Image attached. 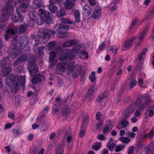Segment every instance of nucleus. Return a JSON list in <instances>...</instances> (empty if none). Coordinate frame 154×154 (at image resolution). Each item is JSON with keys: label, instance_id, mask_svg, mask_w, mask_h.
Listing matches in <instances>:
<instances>
[{"label": "nucleus", "instance_id": "f257e3e1", "mask_svg": "<svg viewBox=\"0 0 154 154\" xmlns=\"http://www.w3.org/2000/svg\"><path fill=\"white\" fill-rule=\"evenodd\" d=\"M25 76H14L11 75L8 76L5 80V83L10 86L12 87L15 91H17L20 85L23 86L25 82Z\"/></svg>", "mask_w": 154, "mask_h": 154}, {"label": "nucleus", "instance_id": "f03ea898", "mask_svg": "<svg viewBox=\"0 0 154 154\" xmlns=\"http://www.w3.org/2000/svg\"><path fill=\"white\" fill-rule=\"evenodd\" d=\"M151 101V98L150 96L144 95L138 98L136 101V105L139 106L134 113V116L139 117L141 115V112H142L149 105Z\"/></svg>", "mask_w": 154, "mask_h": 154}, {"label": "nucleus", "instance_id": "7ed1b4c3", "mask_svg": "<svg viewBox=\"0 0 154 154\" xmlns=\"http://www.w3.org/2000/svg\"><path fill=\"white\" fill-rule=\"evenodd\" d=\"M51 34L52 35H54L56 32L48 29H42L38 32L37 36L39 38L42 39L44 43H45L49 40Z\"/></svg>", "mask_w": 154, "mask_h": 154}, {"label": "nucleus", "instance_id": "20e7f679", "mask_svg": "<svg viewBox=\"0 0 154 154\" xmlns=\"http://www.w3.org/2000/svg\"><path fill=\"white\" fill-rule=\"evenodd\" d=\"M9 57H8L4 58L0 62V69H2V75L6 76L9 74L11 71V67L9 65Z\"/></svg>", "mask_w": 154, "mask_h": 154}, {"label": "nucleus", "instance_id": "39448f33", "mask_svg": "<svg viewBox=\"0 0 154 154\" xmlns=\"http://www.w3.org/2000/svg\"><path fill=\"white\" fill-rule=\"evenodd\" d=\"M13 7L12 5H7L3 9V13L0 18V20L2 22H5L9 18L11 14L13 12Z\"/></svg>", "mask_w": 154, "mask_h": 154}, {"label": "nucleus", "instance_id": "423d86ee", "mask_svg": "<svg viewBox=\"0 0 154 154\" xmlns=\"http://www.w3.org/2000/svg\"><path fill=\"white\" fill-rule=\"evenodd\" d=\"M21 53L20 46L16 44H13L11 46L10 56L14 58L17 57Z\"/></svg>", "mask_w": 154, "mask_h": 154}, {"label": "nucleus", "instance_id": "0eeeda50", "mask_svg": "<svg viewBox=\"0 0 154 154\" xmlns=\"http://www.w3.org/2000/svg\"><path fill=\"white\" fill-rule=\"evenodd\" d=\"M69 29V26L67 25H60L58 27L57 31V36L61 38L66 37L67 35L66 32Z\"/></svg>", "mask_w": 154, "mask_h": 154}, {"label": "nucleus", "instance_id": "6e6552de", "mask_svg": "<svg viewBox=\"0 0 154 154\" xmlns=\"http://www.w3.org/2000/svg\"><path fill=\"white\" fill-rule=\"evenodd\" d=\"M80 71L81 69V66L79 65L75 66V63L72 61L69 63L67 68V73L68 75H69L72 72H74L75 70Z\"/></svg>", "mask_w": 154, "mask_h": 154}, {"label": "nucleus", "instance_id": "1a4fd4ad", "mask_svg": "<svg viewBox=\"0 0 154 154\" xmlns=\"http://www.w3.org/2000/svg\"><path fill=\"white\" fill-rule=\"evenodd\" d=\"M136 36H135L129 39L125 42L124 44L122 46V49L124 51L129 49L133 45V42L136 38Z\"/></svg>", "mask_w": 154, "mask_h": 154}, {"label": "nucleus", "instance_id": "9d476101", "mask_svg": "<svg viewBox=\"0 0 154 154\" xmlns=\"http://www.w3.org/2000/svg\"><path fill=\"white\" fill-rule=\"evenodd\" d=\"M17 29V28L13 24L11 23L9 25L8 27V30L6 32L7 34L5 35V39L7 40L8 37H9V34H11V35L15 34Z\"/></svg>", "mask_w": 154, "mask_h": 154}, {"label": "nucleus", "instance_id": "9b49d317", "mask_svg": "<svg viewBox=\"0 0 154 154\" xmlns=\"http://www.w3.org/2000/svg\"><path fill=\"white\" fill-rule=\"evenodd\" d=\"M67 62H64L62 63H58L57 65V68L56 72L57 74H60L64 72L66 69V67L67 65Z\"/></svg>", "mask_w": 154, "mask_h": 154}, {"label": "nucleus", "instance_id": "f8f14e48", "mask_svg": "<svg viewBox=\"0 0 154 154\" xmlns=\"http://www.w3.org/2000/svg\"><path fill=\"white\" fill-rule=\"evenodd\" d=\"M65 55H62L59 57L60 60H65L69 59L72 60L74 58V55L72 53V51L69 50L68 52H65Z\"/></svg>", "mask_w": 154, "mask_h": 154}, {"label": "nucleus", "instance_id": "ddd939ff", "mask_svg": "<svg viewBox=\"0 0 154 154\" xmlns=\"http://www.w3.org/2000/svg\"><path fill=\"white\" fill-rule=\"evenodd\" d=\"M45 79V77L41 74H38L36 75L32 80V82L33 84H38L42 81Z\"/></svg>", "mask_w": 154, "mask_h": 154}, {"label": "nucleus", "instance_id": "4468645a", "mask_svg": "<svg viewBox=\"0 0 154 154\" xmlns=\"http://www.w3.org/2000/svg\"><path fill=\"white\" fill-rule=\"evenodd\" d=\"M28 69L31 74L33 73V75L36 74L38 72L37 67L35 62L30 63L28 66Z\"/></svg>", "mask_w": 154, "mask_h": 154}, {"label": "nucleus", "instance_id": "2eb2a0df", "mask_svg": "<svg viewBox=\"0 0 154 154\" xmlns=\"http://www.w3.org/2000/svg\"><path fill=\"white\" fill-rule=\"evenodd\" d=\"M17 12L18 14V16L17 17L16 15H13L12 17V21L15 23H16L17 21H23L24 17L20 14L19 11H17Z\"/></svg>", "mask_w": 154, "mask_h": 154}, {"label": "nucleus", "instance_id": "dca6fc26", "mask_svg": "<svg viewBox=\"0 0 154 154\" xmlns=\"http://www.w3.org/2000/svg\"><path fill=\"white\" fill-rule=\"evenodd\" d=\"M44 6L43 2L41 0H33V7L35 9L42 8Z\"/></svg>", "mask_w": 154, "mask_h": 154}, {"label": "nucleus", "instance_id": "f3484780", "mask_svg": "<svg viewBox=\"0 0 154 154\" xmlns=\"http://www.w3.org/2000/svg\"><path fill=\"white\" fill-rule=\"evenodd\" d=\"M75 0H66L64 2V6L66 9H71L74 5L75 1Z\"/></svg>", "mask_w": 154, "mask_h": 154}, {"label": "nucleus", "instance_id": "a211bd4d", "mask_svg": "<svg viewBox=\"0 0 154 154\" xmlns=\"http://www.w3.org/2000/svg\"><path fill=\"white\" fill-rule=\"evenodd\" d=\"M101 15V10L98 8L94 10L92 13V18L94 19H98Z\"/></svg>", "mask_w": 154, "mask_h": 154}, {"label": "nucleus", "instance_id": "6ab92c4d", "mask_svg": "<svg viewBox=\"0 0 154 154\" xmlns=\"http://www.w3.org/2000/svg\"><path fill=\"white\" fill-rule=\"evenodd\" d=\"M149 29L148 27L146 26L145 28L140 32V38L139 41V43H141L144 38V35L147 33Z\"/></svg>", "mask_w": 154, "mask_h": 154}, {"label": "nucleus", "instance_id": "aec40b11", "mask_svg": "<svg viewBox=\"0 0 154 154\" xmlns=\"http://www.w3.org/2000/svg\"><path fill=\"white\" fill-rule=\"evenodd\" d=\"M154 105L148 108L145 113L149 117H152L154 115Z\"/></svg>", "mask_w": 154, "mask_h": 154}, {"label": "nucleus", "instance_id": "412c9836", "mask_svg": "<svg viewBox=\"0 0 154 154\" xmlns=\"http://www.w3.org/2000/svg\"><path fill=\"white\" fill-rule=\"evenodd\" d=\"M77 41L75 40H71L65 42L63 44V46L65 47H67L75 44L77 43Z\"/></svg>", "mask_w": 154, "mask_h": 154}, {"label": "nucleus", "instance_id": "4be33fe9", "mask_svg": "<svg viewBox=\"0 0 154 154\" xmlns=\"http://www.w3.org/2000/svg\"><path fill=\"white\" fill-rule=\"evenodd\" d=\"M137 83L136 80L134 79H132L130 80L127 89L128 90H131L135 86Z\"/></svg>", "mask_w": 154, "mask_h": 154}, {"label": "nucleus", "instance_id": "5701e85b", "mask_svg": "<svg viewBox=\"0 0 154 154\" xmlns=\"http://www.w3.org/2000/svg\"><path fill=\"white\" fill-rule=\"evenodd\" d=\"M38 11L40 15H44L47 19H48L51 17V14L48 11H45L42 9H40L38 10Z\"/></svg>", "mask_w": 154, "mask_h": 154}, {"label": "nucleus", "instance_id": "b1692460", "mask_svg": "<svg viewBox=\"0 0 154 154\" xmlns=\"http://www.w3.org/2000/svg\"><path fill=\"white\" fill-rule=\"evenodd\" d=\"M74 16L75 17V22L79 23L80 21V15L79 11L78 10H75L74 12Z\"/></svg>", "mask_w": 154, "mask_h": 154}, {"label": "nucleus", "instance_id": "393cba45", "mask_svg": "<svg viewBox=\"0 0 154 154\" xmlns=\"http://www.w3.org/2000/svg\"><path fill=\"white\" fill-rule=\"evenodd\" d=\"M48 9L52 13H55L57 11V8L53 3H50L48 5Z\"/></svg>", "mask_w": 154, "mask_h": 154}, {"label": "nucleus", "instance_id": "a878e982", "mask_svg": "<svg viewBox=\"0 0 154 154\" xmlns=\"http://www.w3.org/2000/svg\"><path fill=\"white\" fill-rule=\"evenodd\" d=\"M148 50L147 48H145L143 51L139 54L137 59L139 60L140 61V63H141V61L142 59L144 57L145 54L147 51Z\"/></svg>", "mask_w": 154, "mask_h": 154}, {"label": "nucleus", "instance_id": "bb28decb", "mask_svg": "<svg viewBox=\"0 0 154 154\" xmlns=\"http://www.w3.org/2000/svg\"><path fill=\"white\" fill-rule=\"evenodd\" d=\"M60 107L61 108V112L62 114L64 116L67 115L68 112L67 107L65 104H63L60 106Z\"/></svg>", "mask_w": 154, "mask_h": 154}, {"label": "nucleus", "instance_id": "cd10ccee", "mask_svg": "<svg viewBox=\"0 0 154 154\" xmlns=\"http://www.w3.org/2000/svg\"><path fill=\"white\" fill-rule=\"evenodd\" d=\"M83 11L85 13L90 14L91 12V10L88 5H85L83 7Z\"/></svg>", "mask_w": 154, "mask_h": 154}, {"label": "nucleus", "instance_id": "c85d7f7f", "mask_svg": "<svg viewBox=\"0 0 154 154\" xmlns=\"http://www.w3.org/2000/svg\"><path fill=\"white\" fill-rule=\"evenodd\" d=\"M27 28V24H22L19 27V32L20 33H23L26 31Z\"/></svg>", "mask_w": 154, "mask_h": 154}, {"label": "nucleus", "instance_id": "c756f323", "mask_svg": "<svg viewBox=\"0 0 154 154\" xmlns=\"http://www.w3.org/2000/svg\"><path fill=\"white\" fill-rule=\"evenodd\" d=\"M123 70L121 68L118 67V69L116 70V73L115 77L118 79L120 78V75L122 74Z\"/></svg>", "mask_w": 154, "mask_h": 154}, {"label": "nucleus", "instance_id": "7c9ffc66", "mask_svg": "<svg viewBox=\"0 0 154 154\" xmlns=\"http://www.w3.org/2000/svg\"><path fill=\"white\" fill-rule=\"evenodd\" d=\"M13 132L14 135L15 136H17L22 134V131L20 128H17L16 129H14Z\"/></svg>", "mask_w": 154, "mask_h": 154}, {"label": "nucleus", "instance_id": "2f4dec72", "mask_svg": "<svg viewBox=\"0 0 154 154\" xmlns=\"http://www.w3.org/2000/svg\"><path fill=\"white\" fill-rule=\"evenodd\" d=\"M61 22L63 23H68L73 24L75 22L74 21H72L70 20L69 19L67 18H61L60 19Z\"/></svg>", "mask_w": 154, "mask_h": 154}, {"label": "nucleus", "instance_id": "473e14b6", "mask_svg": "<svg viewBox=\"0 0 154 154\" xmlns=\"http://www.w3.org/2000/svg\"><path fill=\"white\" fill-rule=\"evenodd\" d=\"M56 154H63L62 146L60 144H59L56 147Z\"/></svg>", "mask_w": 154, "mask_h": 154}, {"label": "nucleus", "instance_id": "72a5a7b5", "mask_svg": "<svg viewBox=\"0 0 154 154\" xmlns=\"http://www.w3.org/2000/svg\"><path fill=\"white\" fill-rule=\"evenodd\" d=\"M20 41H21L20 42L22 44H23L25 46L27 45L29 43V38L26 37H24L21 38Z\"/></svg>", "mask_w": 154, "mask_h": 154}, {"label": "nucleus", "instance_id": "f704fd0d", "mask_svg": "<svg viewBox=\"0 0 154 154\" xmlns=\"http://www.w3.org/2000/svg\"><path fill=\"white\" fill-rule=\"evenodd\" d=\"M109 51H112L113 55H115L116 54L118 51V49L116 46L113 45L112 47L109 46Z\"/></svg>", "mask_w": 154, "mask_h": 154}, {"label": "nucleus", "instance_id": "c9c22d12", "mask_svg": "<svg viewBox=\"0 0 154 154\" xmlns=\"http://www.w3.org/2000/svg\"><path fill=\"white\" fill-rule=\"evenodd\" d=\"M119 140L122 143L128 144L130 141V140L127 137H122L119 138Z\"/></svg>", "mask_w": 154, "mask_h": 154}, {"label": "nucleus", "instance_id": "e433bc0d", "mask_svg": "<svg viewBox=\"0 0 154 154\" xmlns=\"http://www.w3.org/2000/svg\"><path fill=\"white\" fill-rule=\"evenodd\" d=\"M106 97V93H104L103 94L100 95L97 99L96 100L98 102H100L103 100V99Z\"/></svg>", "mask_w": 154, "mask_h": 154}, {"label": "nucleus", "instance_id": "4c0bfd02", "mask_svg": "<svg viewBox=\"0 0 154 154\" xmlns=\"http://www.w3.org/2000/svg\"><path fill=\"white\" fill-rule=\"evenodd\" d=\"M102 145L101 142H98L96 143V144L92 147V149L95 150H97L101 147Z\"/></svg>", "mask_w": 154, "mask_h": 154}, {"label": "nucleus", "instance_id": "58836bf2", "mask_svg": "<svg viewBox=\"0 0 154 154\" xmlns=\"http://www.w3.org/2000/svg\"><path fill=\"white\" fill-rule=\"evenodd\" d=\"M96 73L95 72H92L89 76V79L92 82H93L96 80V77L95 76Z\"/></svg>", "mask_w": 154, "mask_h": 154}, {"label": "nucleus", "instance_id": "ea45409f", "mask_svg": "<svg viewBox=\"0 0 154 154\" xmlns=\"http://www.w3.org/2000/svg\"><path fill=\"white\" fill-rule=\"evenodd\" d=\"M80 47L77 45H75V46L72 49V50H71L72 51V53L73 52L75 53L79 54L80 53Z\"/></svg>", "mask_w": 154, "mask_h": 154}, {"label": "nucleus", "instance_id": "a19ab883", "mask_svg": "<svg viewBox=\"0 0 154 154\" xmlns=\"http://www.w3.org/2000/svg\"><path fill=\"white\" fill-rule=\"evenodd\" d=\"M95 90V88L94 86L92 87L90 89L88 90V92L87 94L89 96L90 98H91V97L94 93Z\"/></svg>", "mask_w": 154, "mask_h": 154}, {"label": "nucleus", "instance_id": "79ce46f5", "mask_svg": "<svg viewBox=\"0 0 154 154\" xmlns=\"http://www.w3.org/2000/svg\"><path fill=\"white\" fill-rule=\"evenodd\" d=\"M86 128L85 127H81L80 130V132L79 134V136L81 137H83L85 134Z\"/></svg>", "mask_w": 154, "mask_h": 154}, {"label": "nucleus", "instance_id": "37998d69", "mask_svg": "<svg viewBox=\"0 0 154 154\" xmlns=\"http://www.w3.org/2000/svg\"><path fill=\"white\" fill-rule=\"evenodd\" d=\"M117 62L116 61H114L112 63V64L110 67V69L112 71H114L117 68Z\"/></svg>", "mask_w": 154, "mask_h": 154}, {"label": "nucleus", "instance_id": "c03bdc74", "mask_svg": "<svg viewBox=\"0 0 154 154\" xmlns=\"http://www.w3.org/2000/svg\"><path fill=\"white\" fill-rule=\"evenodd\" d=\"M115 146L116 144L114 143H110V141L107 143L106 147L110 150H111L113 149Z\"/></svg>", "mask_w": 154, "mask_h": 154}, {"label": "nucleus", "instance_id": "a18cd8bd", "mask_svg": "<svg viewBox=\"0 0 154 154\" xmlns=\"http://www.w3.org/2000/svg\"><path fill=\"white\" fill-rule=\"evenodd\" d=\"M37 15V14L35 11H34L32 13H31L30 14V20L32 21L35 20L36 19V17Z\"/></svg>", "mask_w": 154, "mask_h": 154}, {"label": "nucleus", "instance_id": "49530a36", "mask_svg": "<svg viewBox=\"0 0 154 154\" xmlns=\"http://www.w3.org/2000/svg\"><path fill=\"white\" fill-rule=\"evenodd\" d=\"M56 57V53L54 51H53L50 53V62H52L54 61V59Z\"/></svg>", "mask_w": 154, "mask_h": 154}, {"label": "nucleus", "instance_id": "de8ad7c7", "mask_svg": "<svg viewBox=\"0 0 154 154\" xmlns=\"http://www.w3.org/2000/svg\"><path fill=\"white\" fill-rule=\"evenodd\" d=\"M126 135L132 138H134L136 135V134L134 133L128 131L126 133Z\"/></svg>", "mask_w": 154, "mask_h": 154}, {"label": "nucleus", "instance_id": "09e8293b", "mask_svg": "<svg viewBox=\"0 0 154 154\" xmlns=\"http://www.w3.org/2000/svg\"><path fill=\"white\" fill-rule=\"evenodd\" d=\"M154 12V8H153L148 13L146 17V18L148 20L151 19L153 14Z\"/></svg>", "mask_w": 154, "mask_h": 154}, {"label": "nucleus", "instance_id": "8fccbe9b", "mask_svg": "<svg viewBox=\"0 0 154 154\" xmlns=\"http://www.w3.org/2000/svg\"><path fill=\"white\" fill-rule=\"evenodd\" d=\"M29 6V4L27 3H23L20 6L18 7L17 9V11H18V10L19 9H20V10H21V9L22 8L25 9L28 7Z\"/></svg>", "mask_w": 154, "mask_h": 154}, {"label": "nucleus", "instance_id": "3c124183", "mask_svg": "<svg viewBox=\"0 0 154 154\" xmlns=\"http://www.w3.org/2000/svg\"><path fill=\"white\" fill-rule=\"evenodd\" d=\"M121 125L124 127H126L129 124L128 121L126 119H122L121 122Z\"/></svg>", "mask_w": 154, "mask_h": 154}, {"label": "nucleus", "instance_id": "603ef678", "mask_svg": "<svg viewBox=\"0 0 154 154\" xmlns=\"http://www.w3.org/2000/svg\"><path fill=\"white\" fill-rule=\"evenodd\" d=\"M134 111L132 108H129L127 109L125 111V112L129 116H130L131 114L134 112Z\"/></svg>", "mask_w": 154, "mask_h": 154}, {"label": "nucleus", "instance_id": "864d4df0", "mask_svg": "<svg viewBox=\"0 0 154 154\" xmlns=\"http://www.w3.org/2000/svg\"><path fill=\"white\" fill-rule=\"evenodd\" d=\"M59 111V110L58 107H57L55 105H54L53 106L52 113L54 115L58 112Z\"/></svg>", "mask_w": 154, "mask_h": 154}, {"label": "nucleus", "instance_id": "5fc2aeb1", "mask_svg": "<svg viewBox=\"0 0 154 154\" xmlns=\"http://www.w3.org/2000/svg\"><path fill=\"white\" fill-rule=\"evenodd\" d=\"M56 42L55 41H53L51 42H50L48 45V49L50 50L56 45Z\"/></svg>", "mask_w": 154, "mask_h": 154}, {"label": "nucleus", "instance_id": "6e6d98bb", "mask_svg": "<svg viewBox=\"0 0 154 154\" xmlns=\"http://www.w3.org/2000/svg\"><path fill=\"white\" fill-rule=\"evenodd\" d=\"M19 58L22 62H24L27 60V57L25 55H22L19 57Z\"/></svg>", "mask_w": 154, "mask_h": 154}, {"label": "nucleus", "instance_id": "4d7b16f0", "mask_svg": "<svg viewBox=\"0 0 154 154\" xmlns=\"http://www.w3.org/2000/svg\"><path fill=\"white\" fill-rule=\"evenodd\" d=\"M124 146V145L122 146L121 145H119V146H116L115 151L116 152H119L122 149H123Z\"/></svg>", "mask_w": 154, "mask_h": 154}, {"label": "nucleus", "instance_id": "13d9d810", "mask_svg": "<svg viewBox=\"0 0 154 154\" xmlns=\"http://www.w3.org/2000/svg\"><path fill=\"white\" fill-rule=\"evenodd\" d=\"M88 120L87 116H84L82 119V123L81 127H85V124L87 122Z\"/></svg>", "mask_w": 154, "mask_h": 154}, {"label": "nucleus", "instance_id": "bf43d9fd", "mask_svg": "<svg viewBox=\"0 0 154 154\" xmlns=\"http://www.w3.org/2000/svg\"><path fill=\"white\" fill-rule=\"evenodd\" d=\"M65 11L64 10L62 9L60 12L58 13V15L59 17H62L65 14Z\"/></svg>", "mask_w": 154, "mask_h": 154}, {"label": "nucleus", "instance_id": "052dcab7", "mask_svg": "<svg viewBox=\"0 0 154 154\" xmlns=\"http://www.w3.org/2000/svg\"><path fill=\"white\" fill-rule=\"evenodd\" d=\"M81 71V70L80 71H77L76 69L74 71L75 72H73L72 74V76L73 77H75L77 76L80 73V72Z\"/></svg>", "mask_w": 154, "mask_h": 154}, {"label": "nucleus", "instance_id": "680f3d73", "mask_svg": "<svg viewBox=\"0 0 154 154\" xmlns=\"http://www.w3.org/2000/svg\"><path fill=\"white\" fill-rule=\"evenodd\" d=\"M154 135V131L152 130L150 131L148 135V137L150 139H152Z\"/></svg>", "mask_w": 154, "mask_h": 154}, {"label": "nucleus", "instance_id": "e2e57ef3", "mask_svg": "<svg viewBox=\"0 0 154 154\" xmlns=\"http://www.w3.org/2000/svg\"><path fill=\"white\" fill-rule=\"evenodd\" d=\"M109 126L107 125V126L104 128L103 130V133L104 134H106L108 132H109L110 131Z\"/></svg>", "mask_w": 154, "mask_h": 154}, {"label": "nucleus", "instance_id": "0e129e2a", "mask_svg": "<svg viewBox=\"0 0 154 154\" xmlns=\"http://www.w3.org/2000/svg\"><path fill=\"white\" fill-rule=\"evenodd\" d=\"M21 61H20L18 58L13 63L15 66H17L20 64L21 63Z\"/></svg>", "mask_w": 154, "mask_h": 154}, {"label": "nucleus", "instance_id": "69168bd1", "mask_svg": "<svg viewBox=\"0 0 154 154\" xmlns=\"http://www.w3.org/2000/svg\"><path fill=\"white\" fill-rule=\"evenodd\" d=\"M88 1L91 5L93 6H94L96 3V0H88Z\"/></svg>", "mask_w": 154, "mask_h": 154}, {"label": "nucleus", "instance_id": "338daca9", "mask_svg": "<svg viewBox=\"0 0 154 154\" xmlns=\"http://www.w3.org/2000/svg\"><path fill=\"white\" fill-rule=\"evenodd\" d=\"M134 149V146H130L128 149V154H130L133 152Z\"/></svg>", "mask_w": 154, "mask_h": 154}, {"label": "nucleus", "instance_id": "774afa93", "mask_svg": "<svg viewBox=\"0 0 154 154\" xmlns=\"http://www.w3.org/2000/svg\"><path fill=\"white\" fill-rule=\"evenodd\" d=\"M98 139L101 140H104L105 139V137L103 134H99L97 136Z\"/></svg>", "mask_w": 154, "mask_h": 154}]
</instances>
